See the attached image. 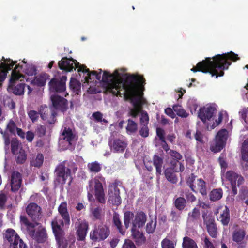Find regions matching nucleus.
Wrapping results in <instances>:
<instances>
[{"label":"nucleus","instance_id":"f257e3e1","mask_svg":"<svg viewBox=\"0 0 248 248\" xmlns=\"http://www.w3.org/2000/svg\"><path fill=\"white\" fill-rule=\"evenodd\" d=\"M101 72V69L99 72L93 71V79L102 81L101 84L106 93L116 96L123 95L130 100L135 106L131 111L132 114L135 116V112L141 101V98L137 94L140 92L141 85L145 83L142 76L128 75L125 73L124 69H116L113 74L104 71L102 74Z\"/></svg>","mask_w":248,"mask_h":248},{"label":"nucleus","instance_id":"f03ea898","mask_svg":"<svg viewBox=\"0 0 248 248\" xmlns=\"http://www.w3.org/2000/svg\"><path fill=\"white\" fill-rule=\"evenodd\" d=\"M239 59V58L237 54L231 51L222 55H217L213 57L212 61L211 58H206L205 60L199 62L197 66L193 67L191 70L194 72H209L212 77L216 76V78H217L219 76H223V71L227 69L231 64V62H228V60L236 61Z\"/></svg>","mask_w":248,"mask_h":248},{"label":"nucleus","instance_id":"7ed1b4c3","mask_svg":"<svg viewBox=\"0 0 248 248\" xmlns=\"http://www.w3.org/2000/svg\"><path fill=\"white\" fill-rule=\"evenodd\" d=\"M51 100L53 104V107L51 109L46 106L40 107L39 111L41 118L44 120L46 121L49 124H53L55 121L56 112L54 108L64 111L67 108V100L56 94L51 95Z\"/></svg>","mask_w":248,"mask_h":248},{"label":"nucleus","instance_id":"20e7f679","mask_svg":"<svg viewBox=\"0 0 248 248\" xmlns=\"http://www.w3.org/2000/svg\"><path fill=\"white\" fill-rule=\"evenodd\" d=\"M217 106L214 104H208L201 108L198 112L199 118L207 125L209 130L214 129L219 125L222 120L223 112H219L216 119Z\"/></svg>","mask_w":248,"mask_h":248},{"label":"nucleus","instance_id":"39448f33","mask_svg":"<svg viewBox=\"0 0 248 248\" xmlns=\"http://www.w3.org/2000/svg\"><path fill=\"white\" fill-rule=\"evenodd\" d=\"M23 68L20 64L16 65L15 69L12 71L10 80V86L12 87L17 81L30 82L31 84L42 87L46 85L47 80L49 78V76L46 73H41L35 78H27L26 76L19 73V68Z\"/></svg>","mask_w":248,"mask_h":248},{"label":"nucleus","instance_id":"423d86ee","mask_svg":"<svg viewBox=\"0 0 248 248\" xmlns=\"http://www.w3.org/2000/svg\"><path fill=\"white\" fill-rule=\"evenodd\" d=\"M59 66L61 69L70 71L73 69L78 68V72H81L83 73L84 77L85 82L89 83L91 82L90 80L93 79V71L90 72L88 68L84 65L80 64L77 61L74 60L73 59H67V58H63L61 61L59 62Z\"/></svg>","mask_w":248,"mask_h":248},{"label":"nucleus","instance_id":"0eeeda50","mask_svg":"<svg viewBox=\"0 0 248 248\" xmlns=\"http://www.w3.org/2000/svg\"><path fill=\"white\" fill-rule=\"evenodd\" d=\"M105 184V178L100 175H97L93 179L89 182L88 190V198L89 201L93 200L92 193H94L95 198L100 203H104L105 194L103 188V185Z\"/></svg>","mask_w":248,"mask_h":248},{"label":"nucleus","instance_id":"6e6552de","mask_svg":"<svg viewBox=\"0 0 248 248\" xmlns=\"http://www.w3.org/2000/svg\"><path fill=\"white\" fill-rule=\"evenodd\" d=\"M21 222L27 229L28 234L39 243L45 242L47 239V234L45 229L37 222H30L24 216L20 217Z\"/></svg>","mask_w":248,"mask_h":248},{"label":"nucleus","instance_id":"1a4fd4ad","mask_svg":"<svg viewBox=\"0 0 248 248\" xmlns=\"http://www.w3.org/2000/svg\"><path fill=\"white\" fill-rule=\"evenodd\" d=\"M62 222L59 217H56L51 222L52 228L55 234L59 248H65L67 246V240L63 237V232L61 225Z\"/></svg>","mask_w":248,"mask_h":248},{"label":"nucleus","instance_id":"9d476101","mask_svg":"<svg viewBox=\"0 0 248 248\" xmlns=\"http://www.w3.org/2000/svg\"><path fill=\"white\" fill-rule=\"evenodd\" d=\"M228 137V132L225 129L220 130L217 133L215 142L211 145V150L214 153L221 151L224 147Z\"/></svg>","mask_w":248,"mask_h":248},{"label":"nucleus","instance_id":"9b49d317","mask_svg":"<svg viewBox=\"0 0 248 248\" xmlns=\"http://www.w3.org/2000/svg\"><path fill=\"white\" fill-rule=\"evenodd\" d=\"M77 140L76 135L70 128L65 127L60 136L59 144H64V148H67L69 146L75 144Z\"/></svg>","mask_w":248,"mask_h":248},{"label":"nucleus","instance_id":"f8f14e48","mask_svg":"<svg viewBox=\"0 0 248 248\" xmlns=\"http://www.w3.org/2000/svg\"><path fill=\"white\" fill-rule=\"evenodd\" d=\"M170 167L165 170V175L168 181L176 184L178 181V178L174 172H182L184 170L185 167L182 162L179 163V168L176 167V163L170 162Z\"/></svg>","mask_w":248,"mask_h":248},{"label":"nucleus","instance_id":"ddd939ff","mask_svg":"<svg viewBox=\"0 0 248 248\" xmlns=\"http://www.w3.org/2000/svg\"><path fill=\"white\" fill-rule=\"evenodd\" d=\"M143 93L140 92L138 93L137 96H140L141 98V101L139 103L138 107H137V110H136V112H135V116H134L132 114V110L135 108V106L134 104L131 102L133 105V108L130 109L129 114L132 117L135 118L136 117L139 113H140V125H148L149 123V116L147 113L145 111H143L141 110L142 106L146 103V100L142 96Z\"/></svg>","mask_w":248,"mask_h":248},{"label":"nucleus","instance_id":"4468645a","mask_svg":"<svg viewBox=\"0 0 248 248\" xmlns=\"http://www.w3.org/2000/svg\"><path fill=\"white\" fill-rule=\"evenodd\" d=\"M225 178L231 183L232 190L234 194L237 193V187L244 183V179L241 175L232 171H228L225 174Z\"/></svg>","mask_w":248,"mask_h":248},{"label":"nucleus","instance_id":"2eb2a0df","mask_svg":"<svg viewBox=\"0 0 248 248\" xmlns=\"http://www.w3.org/2000/svg\"><path fill=\"white\" fill-rule=\"evenodd\" d=\"M108 229L104 225L98 226L90 233V238L95 241H99L105 239L109 235Z\"/></svg>","mask_w":248,"mask_h":248},{"label":"nucleus","instance_id":"dca6fc26","mask_svg":"<svg viewBox=\"0 0 248 248\" xmlns=\"http://www.w3.org/2000/svg\"><path fill=\"white\" fill-rule=\"evenodd\" d=\"M66 77L62 76L60 79L53 78L49 82V90L51 92L61 93L65 91Z\"/></svg>","mask_w":248,"mask_h":248},{"label":"nucleus","instance_id":"f3484780","mask_svg":"<svg viewBox=\"0 0 248 248\" xmlns=\"http://www.w3.org/2000/svg\"><path fill=\"white\" fill-rule=\"evenodd\" d=\"M2 61L3 62H1L0 64V85L1 82L6 78L7 73L8 70H10L16 62H14L10 59H5L4 57H2Z\"/></svg>","mask_w":248,"mask_h":248},{"label":"nucleus","instance_id":"a211bd4d","mask_svg":"<svg viewBox=\"0 0 248 248\" xmlns=\"http://www.w3.org/2000/svg\"><path fill=\"white\" fill-rule=\"evenodd\" d=\"M56 180L59 183L63 184L66 179L70 176V169L64 165H59L56 169Z\"/></svg>","mask_w":248,"mask_h":248},{"label":"nucleus","instance_id":"6ab92c4d","mask_svg":"<svg viewBox=\"0 0 248 248\" xmlns=\"http://www.w3.org/2000/svg\"><path fill=\"white\" fill-rule=\"evenodd\" d=\"M119 189L115 184H112L109 186L108 195L109 201L115 205L121 204V200L120 196Z\"/></svg>","mask_w":248,"mask_h":248},{"label":"nucleus","instance_id":"aec40b11","mask_svg":"<svg viewBox=\"0 0 248 248\" xmlns=\"http://www.w3.org/2000/svg\"><path fill=\"white\" fill-rule=\"evenodd\" d=\"M216 214L218 220L223 225H227L230 221L229 209L226 206H220L217 208Z\"/></svg>","mask_w":248,"mask_h":248},{"label":"nucleus","instance_id":"412c9836","mask_svg":"<svg viewBox=\"0 0 248 248\" xmlns=\"http://www.w3.org/2000/svg\"><path fill=\"white\" fill-rule=\"evenodd\" d=\"M27 214L33 220H38L41 217V208L36 203H30L26 207Z\"/></svg>","mask_w":248,"mask_h":248},{"label":"nucleus","instance_id":"4be33fe9","mask_svg":"<svg viewBox=\"0 0 248 248\" xmlns=\"http://www.w3.org/2000/svg\"><path fill=\"white\" fill-rule=\"evenodd\" d=\"M246 232L243 229L235 230L232 234V240L238 244V248H244L246 246L245 240Z\"/></svg>","mask_w":248,"mask_h":248},{"label":"nucleus","instance_id":"5701e85b","mask_svg":"<svg viewBox=\"0 0 248 248\" xmlns=\"http://www.w3.org/2000/svg\"><path fill=\"white\" fill-rule=\"evenodd\" d=\"M77 226V233L78 239L79 240H84L87 232L88 230V223L84 220L78 219L76 223Z\"/></svg>","mask_w":248,"mask_h":248},{"label":"nucleus","instance_id":"b1692460","mask_svg":"<svg viewBox=\"0 0 248 248\" xmlns=\"http://www.w3.org/2000/svg\"><path fill=\"white\" fill-rule=\"evenodd\" d=\"M58 211L62 218L63 220H62L59 217H56H56H59L61 219V222H62V224L61 225V227L63 226L64 224L66 226H68L70 224V216L67 211L66 202H63L59 205L58 207Z\"/></svg>","mask_w":248,"mask_h":248},{"label":"nucleus","instance_id":"393cba45","mask_svg":"<svg viewBox=\"0 0 248 248\" xmlns=\"http://www.w3.org/2000/svg\"><path fill=\"white\" fill-rule=\"evenodd\" d=\"M4 238L5 240L7 241L9 244L10 247L13 244L18 242L20 241V238L16 232L12 229H8L6 230L4 234Z\"/></svg>","mask_w":248,"mask_h":248},{"label":"nucleus","instance_id":"a878e982","mask_svg":"<svg viewBox=\"0 0 248 248\" xmlns=\"http://www.w3.org/2000/svg\"><path fill=\"white\" fill-rule=\"evenodd\" d=\"M111 150L114 152H123L125 149L127 144L123 140L116 139L109 142Z\"/></svg>","mask_w":248,"mask_h":248},{"label":"nucleus","instance_id":"bb28decb","mask_svg":"<svg viewBox=\"0 0 248 248\" xmlns=\"http://www.w3.org/2000/svg\"><path fill=\"white\" fill-rule=\"evenodd\" d=\"M147 220L146 215L143 212H138L135 216L134 219L132 220V227L135 228H140L142 227Z\"/></svg>","mask_w":248,"mask_h":248},{"label":"nucleus","instance_id":"cd10ccee","mask_svg":"<svg viewBox=\"0 0 248 248\" xmlns=\"http://www.w3.org/2000/svg\"><path fill=\"white\" fill-rule=\"evenodd\" d=\"M21 177L19 172L14 171L12 173L11 179V190L13 191L18 190L21 185Z\"/></svg>","mask_w":248,"mask_h":248},{"label":"nucleus","instance_id":"c85d7f7f","mask_svg":"<svg viewBox=\"0 0 248 248\" xmlns=\"http://www.w3.org/2000/svg\"><path fill=\"white\" fill-rule=\"evenodd\" d=\"M131 236L138 245H142L145 242L146 238L143 232L137 228H131Z\"/></svg>","mask_w":248,"mask_h":248},{"label":"nucleus","instance_id":"c756f323","mask_svg":"<svg viewBox=\"0 0 248 248\" xmlns=\"http://www.w3.org/2000/svg\"><path fill=\"white\" fill-rule=\"evenodd\" d=\"M154 165L156 169V174L158 177L162 172V167L163 163V159L158 155H155L153 159Z\"/></svg>","mask_w":248,"mask_h":248},{"label":"nucleus","instance_id":"7c9ffc66","mask_svg":"<svg viewBox=\"0 0 248 248\" xmlns=\"http://www.w3.org/2000/svg\"><path fill=\"white\" fill-rule=\"evenodd\" d=\"M196 190H199L200 192L202 195H205L207 194V190L205 182L202 179H197L196 182Z\"/></svg>","mask_w":248,"mask_h":248},{"label":"nucleus","instance_id":"2f4dec72","mask_svg":"<svg viewBox=\"0 0 248 248\" xmlns=\"http://www.w3.org/2000/svg\"><path fill=\"white\" fill-rule=\"evenodd\" d=\"M223 195V191L221 188L214 189L210 193V199L213 201L220 200Z\"/></svg>","mask_w":248,"mask_h":248},{"label":"nucleus","instance_id":"473e14b6","mask_svg":"<svg viewBox=\"0 0 248 248\" xmlns=\"http://www.w3.org/2000/svg\"><path fill=\"white\" fill-rule=\"evenodd\" d=\"M103 210L99 207H97L91 209V216L94 219H100L103 216Z\"/></svg>","mask_w":248,"mask_h":248},{"label":"nucleus","instance_id":"72a5a7b5","mask_svg":"<svg viewBox=\"0 0 248 248\" xmlns=\"http://www.w3.org/2000/svg\"><path fill=\"white\" fill-rule=\"evenodd\" d=\"M183 248H198L196 243L191 238L185 237L182 244Z\"/></svg>","mask_w":248,"mask_h":248},{"label":"nucleus","instance_id":"f704fd0d","mask_svg":"<svg viewBox=\"0 0 248 248\" xmlns=\"http://www.w3.org/2000/svg\"><path fill=\"white\" fill-rule=\"evenodd\" d=\"M87 168L91 172L94 173L99 172L102 168L101 165L97 161L88 163Z\"/></svg>","mask_w":248,"mask_h":248},{"label":"nucleus","instance_id":"c9c22d12","mask_svg":"<svg viewBox=\"0 0 248 248\" xmlns=\"http://www.w3.org/2000/svg\"><path fill=\"white\" fill-rule=\"evenodd\" d=\"M135 216L133 213L127 211L124 214V220L125 227L128 228L129 226L130 223L132 222L134 219Z\"/></svg>","mask_w":248,"mask_h":248},{"label":"nucleus","instance_id":"e433bc0d","mask_svg":"<svg viewBox=\"0 0 248 248\" xmlns=\"http://www.w3.org/2000/svg\"><path fill=\"white\" fill-rule=\"evenodd\" d=\"M202 216L204 223L206 225V226L215 224L214 218L211 214L207 212H203Z\"/></svg>","mask_w":248,"mask_h":248},{"label":"nucleus","instance_id":"4c0bfd02","mask_svg":"<svg viewBox=\"0 0 248 248\" xmlns=\"http://www.w3.org/2000/svg\"><path fill=\"white\" fill-rule=\"evenodd\" d=\"M44 161V157L42 154H38L31 161V164L35 167H40L42 165Z\"/></svg>","mask_w":248,"mask_h":248},{"label":"nucleus","instance_id":"58836bf2","mask_svg":"<svg viewBox=\"0 0 248 248\" xmlns=\"http://www.w3.org/2000/svg\"><path fill=\"white\" fill-rule=\"evenodd\" d=\"M126 129L128 133H134L137 130V124L134 121L128 119Z\"/></svg>","mask_w":248,"mask_h":248},{"label":"nucleus","instance_id":"ea45409f","mask_svg":"<svg viewBox=\"0 0 248 248\" xmlns=\"http://www.w3.org/2000/svg\"><path fill=\"white\" fill-rule=\"evenodd\" d=\"M168 154L170 155L172 158L174 160L171 162L176 163V166L179 165L180 162L179 161L182 158V156L177 152L173 150H170Z\"/></svg>","mask_w":248,"mask_h":248},{"label":"nucleus","instance_id":"a19ab883","mask_svg":"<svg viewBox=\"0 0 248 248\" xmlns=\"http://www.w3.org/2000/svg\"><path fill=\"white\" fill-rule=\"evenodd\" d=\"M173 109L177 114L180 117L186 118L188 116V114L180 105H174Z\"/></svg>","mask_w":248,"mask_h":248},{"label":"nucleus","instance_id":"79ce46f5","mask_svg":"<svg viewBox=\"0 0 248 248\" xmlns=\"http://www.w3.org/2000/svg\"><path fill=\"white\" fill-rule=\"evenodd\" d=\"M200 216L199 210L195 208L191 212L188 213V220L190 221H196L199 219Z\"/></svg>","mask_w":248,"mask_h":248},{"label":"nucleus","instance_id":"37998d69","mask_svg":"<svg viewBox=\"0 0 248 248\" xmlns=\"http://www.w3.org/2000/svg\"><path fill=\"white\" fill-rule=\"evenodd\" d=\"M70 86L71 89L77 94H78L80 91V83L76 79H72L70 83Z\"/></svg>","mask_w":248,"mask_h":248},{"label":"nucleus","instance_id":"c03bdc74","mask_svg":"<svg viewBox=\"0 0 248 248\" xmlns=\"http://www.w3.org/2000/svg\"><path fill=\"white\" fill-rule=\"evenodd\" d=\"M175 206L179 210H182L186 206V201L184 198L179 197L175 201Z\"/></svg>","mask_w":248,"mask_h":248},{"label":"nucleus","instance_id":"a18cd8bd","mask_svg":"<svg viewBox=\"0 0 248 248\" xmlns=\"http://www.w3.org/2000/svg\"><path fill=\"white\" fill-rule=\"evenodd\" d=\"M17 156L16 157V162L18 163H23L27 158V155L25 151L22 149H20Z\"/></svg>","mask_w":248,"mask_h":248},{"label":"nucleus","instance_id":"49530a36","mask_svg":"<svg viewBox=\"0 0 248 248\" xmlns=\"http://www.w3.org/2000/svg\"><path fill=\"white\" fill-rule=\"evenodd\" d=\"M113 222L115 225L117 227L120 233L122 234H124V232L122 229V223L120 220V217L118 214H114L113 215Z\"/></svg>","mask_w":248,"mask_h":248},{"label":"nucleus","instance_id":"de8ad7c7","mask_svg":"<svg viewBox=\"0 0 248 248\" xmlns=\"http://www.w3.org/2000/svg\"><path fill=\"white\" fill-rule=\"evenodd\" d=\"M156 134L158 138V139H157V138H156L155 139L156 146H157L159 142L162 141V140H165V132L162 129L160 128H157Z\"/></svg>","mask_w":248,"mask_h":248},{"label":"nucleus","instance_id":"09e8293b","mask_svg":"<svg viewBox=\"0 0 248 248\" xmlns=\"http://www.w3.org/2000/svg\"><path fill=\"white\" fill-rule=\"evenodd\" d=\"M24 72L27 76H32L36 74V70L35 66L33 65H29L24 68Z\"/></svg>","mask_w":248,"mask_h":248},{"label":"nucleus","instance_id":"8fccbe9b","mask_svg":"<svg viewBox=\"0 0 248 248\" xmlns=\"http://www.w3.org/2000/svg\"><path fill=\"white\" fill-rule=\"evenodd\" d=\"M25 85L20 83L16 86L13 89V93L16 95H21L24 92Z\"/></svg>","mask_w":248,"mask_h":248},{"label":"nucleus","instance_id":"3c124183","mask_svg":"<svg viewBox=\"0 0 248 248\" xmlns=\"http://www.w3.org/2000/svg\"><path fill=\"white\" fill-rule=\"evenodd\" d=\"M208 232L212 237L215 238L217 236V228L215 224L206 226Z\"/></svg>","mask_w":248,"mask_h":248},{"label":"nucleus","instance_id":"603ef678","mask_svg":"<svg viewBox=\"0 0 248 248\" xmlns=\"http://www.w3.org/2000/svg\"><path fill=\"white\" fill-rule=\"evenodd\" d=\"M161 246L162 248H175L174 243L167 238H165L162 241Z\"/></svg>","mask_w":248,"mask_h":248},{"label":"nucleus","instance_id":"864d4df0","mask_svg":"<svg viewBox=\"0 0 248 248\" xmlns=\"http://www.w3.org/2000/svg\"><path fill=\"white\" fill-rule=\"evenodd\" d=\"M156 227V222L151 220L146 225V232L148 233H152L155 231Z\"/></svg>","mask_w":248,"mask_h":248},{"label":"nucleus","instance_id":"5fc2aeb1","mask_svg":"<svg viewBox=\"0 0 248 248\" xmlns=\"http://www.w3.org/2000/svg\"><path fill=\"white\" fill-rule=\"evenodd\" d=\"M140 134L141 136L146 138L149 136V129L148 125H140Z\"/></svg>","mask_w":248,"mask_h":248},{"label":"nucleus","instance_id":"6e6d98bb","mask_svg":"<svg viewBox=\"0 0 248 248\" xmlns=\"http://www.w3.org/2000/svg\"><path fill=\"white\" fill-rule=\"evenodd\" d=\"M20 144L18 141L13 140L11 143V150L14 154H18L20 150Z\"/></svg>","mask_w":248,"mask_h":248},{"label":"nucleus","instance_id":"4d7b16f0","mask_svg":"<svg viewBox=\"0 0 248 248\" xmlns=\"http://www.w3.org/2000/svg\"><path fill=\"white\" fill-rule=\"evenodd\" d=\"M16 129H18V128L16 127V124L13 121L11 120L7 125V130L11 133L15 134Z\"/></svg>","mask_w":248,"mask_h":248},{"label":"nucleus","instance_id":"13d9d810","mask_svg":"<svg viewBox=\"0 0 248 248\" xmlns=\"http://www.w3.org/2000/svg\"><path fill=\"white\" fill-rule=\"evenodd\" d=\"M28 115L32 122H36L39 117L38 113L36 111L33 110L28 111Z\"/></svg>","mask_w":248,"mask_h":248},{"label":"nucleus","instance_id":"bf43d9fd","mask_svg":"<svg viewBox=\"0 0 248 248\" xmlns=\"http://www.w3.org/2000/svg\"><path fill=\"white\" fill-rule=\"evenodd\" d=\"M10 248H28L27 246L24 243L23 240L20 239V241L13 244Z\"/></svg>","mask_w":248,"mask_h":248},{"label":"nucleus","instance_id":"052dcab7","mask_svg":"<svg viewBox=\"0 0 248 248\" xmlns=\"http://www.w3.org/2000/svg\"><path fill=\"white\" fill-rule=\"evenodd\" d=\"M93 116L98 122H103L104 123H107V121L104 119H103V115L99 112H96L94 113L93 114Z\"/></svg>","mask_w":248,"mask_h":248},{"label":"nucleus","instance_id":"680f3d73","mask_svg":"<svg viewBox=\"0 0 248 248\" xmlns=\"http://www.w3.org/2000/svg\"><path fill=\"white\" fill-rule=\"evenodd\" d=\"M122 248H136L134 243L129 239H125Z\"/></svg>","mask_w":248,"mask_h":248},{"label":"nucleus","instance_id":"e2e57ef3","mask_svg":"<svg viewBox=\"0 0 248 248\" xmlns=\"http://www.w3.org/2000/svg\"><path fill=\"white\" fill-rule=\"evenodd\" d=\"M195 179V177L192 175L188 178L186 181L187 184L189 186L190 188L192 189V191L194 192L196 191V186H194L193 184V183L194 182Z\"/></svg>","mask_w":248,"mask_h":248},{"label":"nucleus","instance_id":"0e129e2a","mask_svg":"<svg viewBox=\"0 0 248 248\" xmlns=\"http://www.w3.org/2000/svg\"><path fill=\"white\" fill-rule=\"evenodd\" d=\"M218 161H219L220 166L221 168V172H224L226 169L227 167V164L226 162L225 161L224 158L222 157H220L218 158Z\"/></svg>","mask_w":248,"mask_h":248},{"label":"nucleus","instance_id":"69168bd1","mask_svg":"<svg viewBox=\"0 0 248 248\" xmlns=\"http://www.w3.org/2000/svg\"><path fill=\"white\" fill-rule=\"evenodd\" d=\"M242 155H248V139L243 143L242 148Z\"/></svg>","mask_w":248,"mask_h":248},{"label":"nucleus","instance_id":"338daca9","mask_svg":"<svg viewBox=\"0 0 248 248\" xmlns=\"http://www.w3.org/2000/svg\"><path fill=\"white\" fill-rule=\"evenodd\" d=\"M188 105L191 110V113H195L198 108V104L196 102H193V100H189L188 101Z\"/></svg>","mask_w":248,"mask_h":248},{"label":"nucleus","instance_id":"774afa93","mask_svg":"<svg viewBox=\"0 0 248 248\" xmlns=\"http://www.w3.org/2000/svg\"><path fill=\"white\" fill-rule=\"evenodd\" d=\"M243 162L242 163L243 167L245 170H248V155H243Z\"/></svg>","mask_w":248,"mask_h":248}]
</instances>
